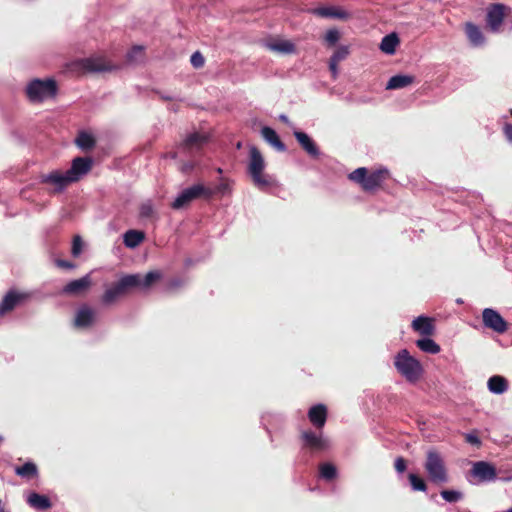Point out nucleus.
I'll return each instance as SVG.
<instances>
[{
  "label": "nucleus",
  "mask_w": 512,
  "mask_h": 512,
  "mask_svg": "<svg viewBox=\"0 0 512 512\" xmlns=\"http://www.w3.org/2000/svg\"><path fill=\"white\" fill-rule=\"evenodd\" d=\"M319 473L323 479L331 481L337 476V468L332 463H322L319 466Z\"/></svg>",
  "instance_id": "f704fd0d"
},
{
  "label": "nucleus",
  "mask_w": 512,
  "mask_h": 512,
  "mask_svg": "<svg viewBox=\"0 0 512 512\" xmlns=\"http://www.w3.org/2000/svg\"><path fill=\"white\" fill-rule=\"evenodd\" d=\"M416 345L421 351L429 354H437L441 350L440 346L430 338L419 339Z\"/></svg>",
  "instance_id": "72a5a7b5"
},
{
  "label": "nucleus",
  "mask_w": 512,
  "mask_h": 512,
  "mask_svg": "<svg viewBox=\"0 0 512 512\" xmlns=\"http://www.w3.org/2000/svg\"><path fill=\"white\" fill-rule=\"evenodd\" d=\"M327 407L324 404L312 406L308 411V419L316 429H322L327 421Z\"/></svg>",
  "instance_id": "dca6fc26"
},
{
  "label": "nucleus",
  "mask_w": 512,
  "mask_h": 512,
  "mask_svg": "<svg viewBox=\"0 0 512 512\" xmlns=\"http://www.w3.org/2000/svg\"><path fill=\"white\" fill-rule=\"evenodd\" d=\"M217 172H218V173H222V169H221V168H218V169H217Z\"/></svg>",
  "instance_id": "4d7b16f0"
},
{
  "label": "nucleus",
  "mask_w": 512,
  "mask_h": 512,
  "mask_svg": "<svg viewBox=\"0 0 512 512\" xmlns=\"http://www.w3.org/2000/svg\"><path fill=\"white\" fill-rule=\"evenodd\" d=\"M194 165L192 163H186L182 166L183 172H189L193 169Z\"/></svg>",
  "instance_id": "864d4df0"
},
{
  "label": "nucleus",
  "mask_w": 512,
  "mask_h": 512,
  "mask_svg": "<svg viewBox=\"0 0 512 512\" xmlns=\"http://www.w3.org/2000/svg\"><path fill=\"white\" fill-rule=\"evenodd\" d=\"M465 32H466V35H467L469 41L474 46H479L484 43L485 38H484L480 28L477 25L470 23V22L466 23Z\"/></svg>",
  "instance_id": "c85d7f7f"
},
{
  "label": "nucleus",
  "mask_w": 512,
  "mask_h": 512,
  "mask_svg": "<svg viewBox=\"0 0 512 512\" xmlns=\"http://www.w3.org/2000/svg\"><path fill=\"white\" fill-rule=\"evenodd\" d=\"M0 512H6L4 506L2 505L1 500H0Z\"/></svg>",
  "instance_id": "5fc2aeb1"
},
{
  "label": "nucleus",
  "mask_w": 512,
  "mask_h": 512,
  "mask_svg": "<svg viewBox=\"0 0 512 512\" xmlns=\"http://www.w3.org/2000/svg\"><path fill=\"white\" fill-rule=\"evenodd\" d=\"M135 276L125 275L119 281L114 283L110 288L106 289L101 297V301L105 305L114 303L119 297L136 289L138 284Z\"/></svg>",
  "instance_id": "423d86ee"
},
{
  "label": "nucleus",
  "mask_w": 512,
  "mask_h": 512,
  "mask_svg": "<svg viewBox=\"0 0 512 512\" xmlns=\"http://www.w3.org/2000/svg\"><path fill=\"white\" fill-rule=\"evenodd\" d=\"M511 114H512V110H511Z\"/></svg>",
  "instance_id": "052dcab7"
},
{
  "label": "nucleus",
  "mask_w": 512,
  "mask_h": 512,
  "mask_svg": "<svg viewBox=\"0 0 512 512\" xmlns=\"http://www.w3.org/2000/svg\"><path fill=\"white\" fill-rule=\"evenodd\" d=\"M488 389L494 394H503L508 390V381L505 377L494 375L488 379Z\"/></svg>",
  "instance_id": "bb28decb"
},
{
  "label": "nucleus",
  "mask_w": 512,
  "mask_h": 512,
  "mask_svg": "<svg viewBox=\"0 0 512 512\" xmlns=\"http://www.w3.org/2000/svg\"><path fill=\"white\" fill-rule=\"evenodd\" d=\"M409 482L411 484V487L414 491H421L425 492L427 490V484L424 481L423 478H421L419 475L410 473L408 475Z\"/></svg>",
  "instance_id": "c9c22d12"
},
{
  "label": "nucleus",
  "mask_w": 512,
  "mask_h": 512,
  "mask_svg": "<svg viewBox=\"0 0 512 512\" xmlns=\"http://www.w3.org/2000/svg\"><path fill=\"white\" fill-rule=\"evenodd\" d=\"M159 96V98L163 101H173V100H177L176 97L174 96H170V95H167V94H164L163 92H160V91H157L156 92Z\"/></svg>",
  "instance_id": "09e8293b"
},
{
  "label": "nucleus",
  "mask_w": 512,
  "mask_h": 512,
  "mask_svg": "<svg viewBox=\"0 0 512 512\" xmlns=\"http://www.w3.org/2000/svg\"><path fill=\"white\" fill-rule=\"evenodd\" d=\"M412 328L423 336H432L435 331L434 319L427 316H419L413 320Z\"/></svg>",
  "instance_id": "6ab92c4d"
},
{
  "label": "nucleus",
  "mask_w": 512,
  "mask_h": 512,
  "mask_svg": "<svg viewBox=\"0 0 512 512\" xmlns=\"http://www.w3.org/2000/svg\"><path fill=\"white\" fill-rule=\"evenodd\" d=\"M338 64L339 63L334 62V60L332 59L329 60V70L332 74L333 79H336L338 75Z\"/></svg>",
  "instance_id": "49530a36"
},
{
  "label": "nucleus",
  "mask_w": 512,
  "mask_h": 512,
  "mask_svg": "<svg viewBox=\"0 0 512 512\" xmlns=\"http://www.w3.org/2000/svg\"><path fill=\"white\" fill-rule=\"evenodd\" d=\"M144 57V49L142 46H134L127 54V60L131 63L142 60Z\"/></svg>",
  "instance_id": "e433bc0d"
},
{
  "label": "nucleus",
  "mask_w": 512,
  "mask_h": 512,
  "mask_svg": "<svg viewBox=\"0 0 512 512\" xmlns=\"http://www.w3.org/2000/svg\"><path fill=\"white\" fill-rule=\"evenodd\" d=\"M27 298L24 293L10 290L3 298L0 303V316H3L11 312L16 306L23 302Z\"/></svg>",
  "instance_id": "2eb2a0df"
},
{
  "label": "nucleus",
  "mask_w": 512,
  "mask_h": 512,
  "mask_svg": "<svg viewBox=\"0 0 512 512\" xmlns=\"http://www.w3.org/2000/svg\"><path fill=\"white\" fill-rule=\"evenodd\" d=\"M394 467L398 473H403L407 468V462L403 457H398L394 462Z\"/></svg>",
  "instance_id": "a18cd8bd"
},
{
  "label": "nucleus",
  "mask_w": 512,
  "mask_h": 512,
  "mask_svg": "<svg viewBox=\"0 0 512 512\" xmlns=\"http://www.w3.org/2000/svg\"><path fill=\"white\" fill-rule=\"evenodd\" d=\"M82 248H83V241L79 235H76L73 238V242H72V249H71L72 255L74 257H77L82 252Z\"/></svg>",
  "instance_id": "37998d69"
},
{
  "label": "nucleus",
  "mask_w": 512,
  "mask_h": 512,
  "mask_svg": "<svg viewBox=\"0 0 512 512\" xmlns=\"http://www.w3.org/2000/svg\"><path fill=\"white\" fill-rule=\"evenodd\" d=\"M504 133L508 140L512 141V124H506L504 127Z\"/></svg>",
  "instance_id": "8fccbe9b"
},
{
  "label": "nucleus",
  "mask_w": 512,
  "mask_h": 512,
  "mask_svg": "<svg viewBox=\"0 0 512 512\" xmlns=\"http://www.w3.org/2000/svg\"><path fill=\"white\" fill-rule=\"evenodd\" d=\"M57 266L61 267V268H72L74 267V265L69 262V261H66V260H57Z\"/></svg>",
  "instance_id": "3c124183"
},
{
  "label": "nucleus",
  "mask_w": 512,
  "mask_h": 512,
  "mask_svg": "<svg viewBox=\"0 0 512 512\" xmlns=\"http://www.w3.org/2000/svg\"><path fill=\"white\" fill-rule=\"evenodd\" d=\"M15 473L21 478L30 480L38 477V468L35 463L28 461L22 466H16Z\"/></svg>",
  "instance_id": "c756f323"
},
{
  "label": "nucleus",
  "mask_w": 512,
  "mask_h": 512,
  "mask_svg": "<svg viewBox=\"0 0 512 512\" xmlns=\"http://www.w3.org/2000/svg\"><path fill=\"white\" fill-rule=\"evenodd\" d=\"M41 183L52 185L54 187L53 191L59 193L72 182L67 173L63 174L62 172L56 170L49 174L42 175Z\"/></svg>",
  "instance_id": "ddd939ff"
},
{
  "label": "nucleus",
  "mask_w": 512,
  "mask_h": 512,
  "mask_svg": "<svg viewBox=\"0 0 512 512\" xmlns=\"http://www.w3.org/2000/svg\"><path fill=\"white\" fill-rule=\"evenodd\" d=\"M212 195L213 191L211 189L206 188L201 184H196L184 189L172 202L171 207L175 210H179L188 206L195 199L202 196L209 198Z\"/></svg>",
  "instance_id": "0eeeda50"
},
{
  "label": "nucleus",
  "mask_w": 512,
  "mask_h": 512,
  "mask_svg": "<svg viewBox=\"0 0 512 512\" xmlns=\"http://www.w3.org/2000/svg\"><path fill=\"white\" fill-rule=\"evenodd\" d=\"M228 186H229V185H228V183H226V182H222V183H220V184L217 186L216 190H217L218 192L224 193V192L228 189Z\"/></svg>",
  "instance_id": "603ef678"
},
{
  "label": "nucleus",
  "mask_w": 512,
  "mask_h": 512,
  "mask_svg": "<svg viewBox=\"0 0 512 512\" xmlns=\"http://www.w3.org/2000/svg\"><path fill=\"white\" fill-rule=\"evenodd\" d=\"M506 512H512V508H511V509H508Z\"/></svg>",
  "instance_id": "bf43d9fd"
},
{
  "label": "nucleus",
  "mask_w": 512,
  "mask_h": 512,
  "mask_svg": "<svg viewBox=\"0 0 512 512\" xmlns=\"http://www.w3.org/2000/svg\"><path fill=\"white\" fill-rule=\"evenodd\" d=\"M79 64L87 72H106L114 68L111 62L102 56L82 59Z\"/></svg>",
  "instance_id": "9b49d317"
},
{
  "label": "nucleus",
  "mask_w": 512,
  "mask_h": 512,
  "mask_svg": "<svg viewBox=\"0 0 512 512\" xmlns=\"http://www.w3.org/2000/svg\"><path fill=\"white\" fill-rule=\"evenodd\" d=\"M145 238V234L139 230H128L124 234V244L128 248H135L139 246Z\"/></svg>",
  "instance_id": "7c9ffc66"
},
{
  "label": "nucleus",
  "mask_w": 512,
  "mask_h": 512,
  "mask_svg": "<svg viewBox=\"0 0 512 512\" xmlns=\"http://www.w3.org/2000/svg\"><path fill=\"white\" fill-rule=\"evenodd\" d=\"M268 48L272 51L290 54L295 52V45L288 40L274 41L268 44Z\"/></svg>",
  "instance_id": "473e14b6"
},
{
  "label": "nucleus",
  "mask_w": 512,
  "mask_h": 512,
  "mask_svg": "<svg viewBox=\"0 0 512 512\" xmlns=\"http://www.w3.org/2000/svg\"><path fill=\"white\" fill-rule=\"evenodd\" d=\"M93 167V160L90 157H76L72 160L69 170L66 171L71 182L78 181L82 176L88 174Z\"/></svg>",
  "instance_id": "9d476101"
},
{
  "label": "nucleus",
  "mask_w": 512,
  "mask_h": 512,
  "mask_svg": "<svg viewBox=\"0 0 512 512\" xmlns=\"http://www.w3.org/2000/svg\"><path fill=\"white\" fill-rule=\"evenodd\" d=\"M91 286V279L88 275L70 281L63 288V293L67 295H79L85 292Z\"/></svg>",
  "instance_id": "a211bd4d"
},
{
  "label": "nucleus",
  "mask_w": 512,
  "mask_h": 512,
  "mask_svg": "<svg viewBox=\"0 0 512 512\" xmlns=\"http://www.w3.org/2000/svg\"><path fill=\"white\" fill-rule=\"evenodd\" d=\"M398 44L399 38L397 34L391 33L383 37L380 49L387 54H393Z\"/></svg>",
  "instance_id": "2f4dec72"
},
{
  "label": "nucleus",
  "mask_w": 512,
  "mask_h": 512,
  "mask_svg": "<svg viewBox=\"0 0 512 512\" xmlns=\"http://www.w3.org/2000/svg\"><path fill=\"white\" fill-rule=\"evenodd\" d=\"M348 55H349L348 46H340L334 51V53L330 57V59L334 60V62L340 63L341 61L346 59Z\"/></svg>",
  "instance_id": "79ce46f5"
},
{
  "label": "nucleus",
  "mask_w": 512,
  "mask_h": 512,
  "mask_svg": "<svg viewBox=\"0 0 512 512\" xmlns=\"http://www.w3.org/2000/svg\"><path fill=\"white\" fill-rule=\"evenodd\" d=\"M470 473L481 482L493 480L497 475L495 467L485 461L475 462Z\"/></svg>",
  "instance_id": "4468645a"
},
{
  "label": "nucleus",
  "mask_w": 512,
  "mask_h": 512,
  "mask_svg": "<svg viewBox=\"0 0 512 512\" xmlns=\"http://www.w3.org/2000/svg\"><path fill=\"white\" fill-rule=\"evenodd\" d=\"M185 284V280L180 277H174L167 281L166 283V291L175 292L182 288Z\"/></svg>",
  "instance_id": "ea45409f"
},
{
  "label": "nucleus",
  "mask_w": 512,
  "mask_h": 512,
  "mask_svg": "<svg viewBox=\"0 0 512 512\" xmlns=\"http://www.w3.org/2000/svg\"><path fill=\"white\" fill-rule=\"evenodd\" d=\"M507 7L504 4H493L487 12V25L491 31L497 32L503 23Z\"/></svg>",
  "instance_id": "f8f14e48"
},
{
  "label": "nucleus",
  "mask_w": 512,
  "mask_h": 512,
  "mask_svg": "<svg viewBox=\"0 0 512 512\" xmlns=\"http://www.w3.org/2000/svg\"><path fill=\"white\" fill-rule=\"evenodd\" d=\"M207 141L208 137L206 135L195 132L186 137L183 142V148L189 151L199 150Z\"/></svg>",
  "instance_id": "393cba45"
},
{
  "label": "nucleus",
  "mask_w": 512,
  "mask_h": 512,
  "mask_svg": "<svg viewBox=\"0 0 512 512\" xmlns=\"http://www.w3.org/2000/svg\"><path fill=\"white\" fill-rule=\"evenodd\" d=\"M440 494L444 500L450 503L458 502L463 497L461 492L455 490H442Z\"/></svg>",
  "instance_id": "4c0bfd02"
},
{
  "label": "nucleus",
  "mask_w": 512,
  "mask_h": 512,
  "mask_svg": "<svg viewBox=\"0 0 512 512\" xmlns=\"http://www.w3.org/2000/svg\"><path fill=\"white\" fill-rule=\"evenodd\" d=\"M128 276H135L137 278L138 284L136 289L147 290L162 279L163 273L160 270H153L149 271L144 277L140 274H128Z\"/></svg>",
  "instance_id": "aec40b11"
},
{
  "label": "nucleus",
  "mask_w": 512,
  "mask_h": 512,
  "mask_svg": "<svg viewBox=\"0 0 512 512\" xmlns=\"http://www.w3.org/2000/svg\"><path fill=\"white\" fill-rule=\"evenodd\" d=\"M394 366L397 371L411 383H416L423 373L421 363L411 356L406 349H402L397 353L394 359Z\"/></svg>",
  "instance_id": "7ed1b4c3"
},
{
  "label": "nucleus",
  "mask_w": 512,
  "mask_h": 512,
  "mask_svg": "<svg viewBox=\"0 0 512 512\" xmlns=\"http://www.w3.org/2000/svg\"><path fill=\"white\" fill-rule=\"evenodd\" d=\"M311 13L323 18L347 19L348 13L335 6H321L311 10Z\"/></svg>",
  "instance_id": "5701e85b"
},
{
  "label": "nucleus",
  "mask_w": 512,
  "mask_h": 512,
  "mask_svg": "<svg viewBox=\"0 0 512 512\" xmlns=\"http://www.w3.org/2000/svg\"><path fill=\"white\" fill-rule=\"evenodd\" d=\"M424 468L429 476V480L435 484L448 482V470L441 454L431 449L426 453Z\"/></svg>",
  "instance_id": "39448f33"
},
{
  "label": "nucleus",
  "mask_w": 512,
  "mask_h": 512,
  "mask_svg": "<svg viewBox=\"0 0 512 512\" xmlns=\"http://www.w3.org/2000/svg\"><path fill=\"white\" fill-rule=\"evenodd\" d=\"M27 504L38 511H46L52 507L50 498L36 492H31L27 497Z\"/></svg>",
  "instance_id": "4be33fe9"
},
{
  "label": "nucleus",
  "mask_w": 512,
  "mask_h": 512,
  "mask_svg": "<svg viewBox=\"0 0 512 512\" xmlns=\"http://www.w3.org/2000/svg\"><path fill=\"white\" fill-rule=\"evenodd\" d=\"M262 137L277 151L284 152L286 150L285 144L281 141L278 134L271 127H263L261 130Z\"/></svg>",
  "instance_id": "b1692460"
},
{
  "label": "nucleus",
  "mask_w": 512,
  "mask_h": 512,
  "mask_svg": "<svg viewBox=\"0 0 512 512\" xmlns=\"http://www.w3.org/2000/svg\"><path fill=\"white\" fill-rule=\"evenodd\" d=\"M302 448L311 453L322 452L328 449L329 442L323 437L322 432H315L310 429L301 431L299 435Z\"/></svg>",
  "instance_id": "6e6552de"
},
{
  "label": "nucleus",
  "mask_w": 512,
  "mask_h": 512,
  "mask_svg": "<svg viewBox=\"0 0 512 512\" xmlns=\"http://www.w3.org/2000/svg\"><path fill=\"white\" fill-rule=\"evenodd\" d=\"M75 144L83 151H90L96 146V139L92 134L81 131L75 139Z\"/></svg>",
  "instance_id": "cd10ccee"
},
{
  "label": "nucleus",
  "mask_w": 512,
  "mask_h": 512,
  "mask_svg": "<svg viewBox=\"0 0 512 512\" xmlns=\"http://www.w3.org/2000/svg\"><path fill=\"white\" fill-rule=\"evenodd\" d=\"M190 61L195 68H201L205 63L204 57L199 51L192 54Z\"/></svg>",
  "instance_id": "c03bdc74"
},
{
  "label": "nucleus",
  "mask_w": 512,
  "mask_h": 512,
  "mask_svg": "<svg viewBox=\"0 0 512 512\" xmlns=\"http://www.w3.org/2000/svg\"><path fill=\"white\" fill-rule=\"evenodd\" d=\"M349 180L359 184L365 192H375L390 178V172L386 168H379L369 172L365 167H360L348 175Z\"/></svg>",
  "instance_id": "f03ea898"
},
{
  "label": "nucleus",
  "mask_w": 512,
  "mask_h": 512,
  "mask_svg": "<svg viewBox=\"0 0 512 512\" xmlns=\"http://www.w3.org/2000/svg\"><path fill=\"white\" fill-rule=\"evenodd\" d=\"M265 161L260 150L252 146L249 150V162L247 171L255 187L266 191L275 184L272 176L264 173Z\"/></svg>",
  "instance_id": "f257e3e1"
},
{
  "label": "nucleus",
  "mask_w": 512,
  "mask_h": 512,
  "mask_svg": "<svg viewBox=\"0 0 512 512\" xmlns=\"http://www.w3.org/2000/svg\"><path fill=\"white\" fill-rule=\"evenodd\" d=\"M3 441V437L0 435V443Z\"/></svg>",
  "instance_id": "13d9d810"
},
{
  "label": "nucleus",
  "mask_w": 512,
  "mask_h": 512,
  "mask_svg": "<svg viewBox=\"0 0 512 512\" xmlns=\"http://www.w3.org/2000/svg\"><path fill=\"white\" fill-rule=\"evenodd\" d=\"M139 216L142 219H152L155 216L153 205L150 202L143 203L139 209Z\"/></svg>",
  "instance_id": "58836bf2"
},
{
  "label": "nucleus",
  "mask_w": 512,
  "mask_h": 512,
  "mask_svg": "<svg viewBox=\"0 0 512 512\" xmlns=\"http://www.w3.org/2000/svg\"><path fill=\"white\" fill-rule=\"evenodd\" d=\"M465 439H466V442H468L472 445L479 446L481 444V441L478 438V436L473 435V434H466Z\"/></svg>",
  "instance_id": "de8ad7c7"
},
{
  "label": "nucleus",
  "mask_w": 512,
  "mask_h": 512,
  "mask_svg": "<svg viewBox=\"0 0 512 512\" xmlns=\"http://www.w3.org/2000/svg\"><path fill=\"white\" fill-rule=\"evenodd\" d=\"M294 136L302 149L305 150L311 157L316 158L319 156V149L316 143L308 134L302 131H294Z\"/></svg>",
  "instance_id": "412c9836"
},
{
  "label": "nucleus",
  "mask_w": 512,
  "mask_h": 512,
  "mask_svg": "<svg viewBox=\"0 0 512 512\" xmlns=\"http://www.w3.org/2000/svg\"><path fill=\"white\" fill-rule=\"evenodd\" d=\"M482 320L485 327L503 334L508 329V324L504 318L494 309L485 308L482 312Z\"/></svg>",
  "instance_id": "1a4fd4ad"
},
{
  "label": "nucleus",
  "mask_w": 512,
  "mask_h": 512,
  "mask_svg": "<svg viewBox=\"0 0 512 512\" xmlns=\"http://www.w3.org/2000/svg\"><path fill=\"white\" fill-rule=\"evenodd\" d=\"M95 320V312L87 305L81 306L75 316L74 325L77 328H88Z\"/></svg>",
  "instance_id": "f3484780"
},
{
  "label": "nucleus",
  "mask_w": 512,
  "mask_h": 512,
  "mask_svg": "<svg viewBox=\"0 0 512 512\" xmlns=\"http://www.w3.org/2000/svg\"><path fill=\"white\" fill-rule=\"evenodd\" d=\"M415 81V77L412 75H394L392 76L387 85L386 89L388 90H396V89H402L405 88L411 84H413Z\"/></svg>",
  "instance_id": "a878e982"
},
{
  "label": "nucleus",
  "mask_w": 512,
  "mask_h": 512,
  "mask_svg": "<svg viewBox=\"0 0 512 512\" xmlns=\"http://www.w3.org/2000/svg\"><path fill=\"white\" fill-rule=\"evenodd\" d=\"M339 39H340V33L335 28L329 29L324 36L325 42L330 47L334 46L339 41Z\"/></svg>",
  "instance_id": "a19ab883"
},
{
  "label": "nucleus",
  "mask_w": 512,
  "mask_h": 512,
  "mask_svg": "<svg viewBox=\"0 0 512 512\" xmlns=\"http://www.w3.org/2000/svg\"><path fill=\"white\" fill-rule=\"evenodd\" d=\"M170 157L175 159L177 157V154L175 152H173V153L170 154Z\"/></svg>",
  "instance_id": "6e6d98bb"
},
{
  "label": "nucleus",
  "mask_w": 512,
  "mask_h": 512,
  "mask_svg": "<svg viewBox=\"0 0 512 512\" xmlns=\"http://www.w3.org/2000/svg\"><path fill=\"white\" fill-rule=\"evenodd\" d=\"M58 86L54 79H33L26 86V96L32 103H41L47 99L54 98Z\"/></svg>",
  "instance_id": "20e7f679"
}]
</instances>
